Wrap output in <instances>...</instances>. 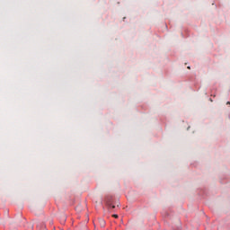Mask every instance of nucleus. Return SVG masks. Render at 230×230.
<instances>
[{
	"mask_svg": "<svg viewBox=\"0 0 230 230\" xmlns=\"http://www.w3.org/2000/svg\"><path fill=\"white\" fill-rule=\"evenodd\" d=\"M188 69H190V66H188Z\"/></svg>",
	"mask_w": 230,
	"mask_h": 230,
	"instance_id": "nucleus-4",
	"label": "nucleus"
},
{
	"mask_svg": "<svg viewBox=\"0 0 230 230\" xmlns=\"http://www.w3.org/2000/svg\"><path fill=\"white\" fill-rule=\"evenodd\" d=\"M99 224L101 227H105V220H103L102 218L99 219Z\"/></svg>",
	"mask_w": 230,
	"mask_h": 230,
	"instance_id": "nucleus-1",
	"label": "nucleus"
},
{
	"mask_svg": "<svg viewBox=\"0 0 230 230\" xmlns=\"http://www.w3.org/2000/svg\"><path fill=\"white\" fill-rule=\"evenodd\" d=\"M113 217H114V218H118V215L114 214V215H113Z\"/></svg>",
	"mask_w": 230,
	"mask_h": 230,
	"instance_id": "nucleus-2",
	"label": "nucleus"
},
{
	"mask_svg": "<svg viewBox=\"0 0 230 230\" xmlns=\"http://www.w3.org/2000/svg\"><path fill=\"white\" fill-rule=\"evenodd\" d=\"M112 209H114V208H116L115 206H111Z\"/></svg>",
	"mask_w": 230,
	"mask_h": 230,
	"instance_id": "nucleus-3",
	"label": "nucleus"
}]
</instances>
